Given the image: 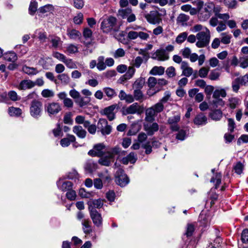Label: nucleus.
Here are the masks:
<instances>
[{
	"label": "nucleus",
	"instance_id": "nucleus-1",
	"mask_svg": "<svg viewBox=\"0 0 248 248\" xmlns=\"http://www.w3.org/2000/svg\"><path fill=\"white\" fill-rule=\"evenodd\" d=\"M101 29L105 33L117 32L119 31V27L117 25L116 18L109 16L103 19L101 24Z\"/></svg>",
	"mask_w": 248,
	"mask_h": 248
},
{
	"label": "nucleus",
	"instance_id": "nucleus-2",
	"mask_svg": "<svg viewBox=\"0 0 248 248\" xmlns=\"http://www.w3.org/2000/svg\"><path fill=\"white\" fill-rule=\"evenodd\" d=\"M197 41L196 46L198 48L206 47L209 46L210 41V31L206 27L196 34Z\"/></svg>",
	"mask_w": 248,
	"mask_h": 248
},
{
	"label": "nucleus",
	"instance_id": "nucleus-3",
	"mask_svg": "<svg viewBox=\"0 0 248 248\" xmlns=\"http://www.w3.org/2000/svg\"><path fill=\"white\" fill-rule=\"evenodd\" d=\"M42 111V103L38 100H33L31 102L30 107V113L31 116L35 119H38L41 116Z\"/></svg>",
	"mask_w": 248,
	"mask_h": 248
},
{
	"label": "nucleus",
	"instance_id": "nucleus-4",
	"mask_svg": "<svg viewBox=\"0 0 248 248\" xmlns=\"http://www.w3.org/2000/svg\"><path fill=\"white\" fill-rule=\"evenodd\" d=\"M0 97L1 102L9 105L11 104L10 101L16 102L21 99L20 96L14 91H10L8 93H3L0 95Z\"/></svg>",
	"mask_w": 248,
	"mask_h": 248
},
{
	"label": "nucleus",
	"instance_id": "nucleus-5",
	"mask_svg": "<svg viewBox=\"0 0 248 248\" xmlns=\"http://www.w3.org/2000/svg\"><path fill=\"white\" fill-rule=\"evenodd\" d=\"M115 181L117 185L121 187L125 186L129 182L127 176L121 168H118L115 173Z\"/></svg>",
	"mask_w": 248,
	"mask_h": 248
},
{
	"label": "nucleus",
	"instance_id": "nucleus-6",
	"mask_svg": "<svg viewBox=\"0 0 248 248\" xmlns=\"http://www.w3.org/2000/svg\"><path fill=\"white\" fill-rule=\"evenodd\" d=\"M118 15L123 19H126L128 22H132L136 20V17L134 14L132 13L131 8L119 9Z\"/></svg>",
	"mask_w": 248,
	"mask_h": 248
},
{
	"label": "nucleus",
	"instance_id": "nucleus-7",
	"mask_svg": "<svg viewBox=\"0 0 248 248\" xmlns=\"http://www.w3.org/2000/svg\"><path fill=\"white\" fill-rule=\"evenodd\" d=\"M46 111L50 117L57 115L62 109L61 105L56 102H52L46 105Z\"/></svg>",
	"mask_w": 248,
	"mask_h": 248
},
{
	"label": "nucleus",
	"instance_id": "nucleus-8",
	"mask_svg": "<svg viewBox=\"0 0 248 248\" xmlns=\"http://www.w3.org/2000/svg\"><path fill=\"white\" fill-rule=\"evenodd\" d=\"M57 186L59 190L65 192L71 190L73 184L71 182L66 180L65 178H61L57 182Z\"/></svg>",
	"mask_w": 248,
	"mask_h": 248
},
{
	"label": "nucleus",
	"instance_id": "nucleus-9",
	"mask_svg": "<svg viewBox=\"0 0 248 248\" xmlns=\"http://www.w3.org/2000/svg\"><path fill=\"white\" fill-rule=\"evenodd\" d=\"M143 112V108L140 106L137 103H134L124 110V114H141Z\"/></svg>",
	"mask_w": 248,
	"mask_h": 248
},
{
	"label": "nucleus",
	"instance_id": "nucleus-10",
	"mask_svg": "<svg viewBox=\"0 0 248 248\" xmlns=\"http://www.w3.org/2000/svg\"><path fill=\"white\" fill-rule=\"evenodd\" d=\"M145 17L148 22L153 24H158L161 21L159 13L156 10L150 11Z\"/></svg>",
	"mask_w": 248,
	"mask_h": 248
},
{
	"label": "nucleus",
	"instance_id": "nucleus-11",
	"mask_svg": "<svg viewBox=\"0 0 248 248\" xmlns=\"http://www.w3.org/2000/svg\"><path fill=\"white\" fill-rule=\"evenodd\" d=\"M90 212V217L94 225L97 227H102L103 224V218L101 214L97 210H91Z\"/></svg>",
	"mask_w": 248,
	"mask_h": 248
},
{
	"label": "nucleus",
	"instance_id": "nucleus-12",
	"mask_svg": "<svg viewBox=\"0 0 248 248\" xmlns=\"http://www.w3.org/2000/svg\"><path fill=\"white\" fill-rule=\"evenodd\" d=\"M105 145L103 143H98L95 145L93 148L88 152V155L92 156L101 157L104 155Z\"/></svg>",
	"mask_w": 248,
	"mask_h": 248
},
{
	"label": "nucleus",
	"instance_id": "nucleus-13",
	"mask_svg": "<svg viewBox=\"0 0 248 248\" xmlns=\"http://www.w3.org/2000/svg\"><path fill=\"white\" fill-rule=\"evenodd\" d=\"M81 224L82 225V230L83 232L86 234H90L92 239L95 240L96 238V235L95 233H92L93 230L91 225H90V222L89 218L87 219H83L81 221Z\"/></svg>",
	"mask_w": 248,
	"mask_h": 248
},
{
	"label": "nucleus",
	"instance_id": "nucleus-14",
	"mask_svg": "<svg viewBox=\"0 0 248 248\" xmlns=\"http://www.w3.org/2000/svg\"><path fill=\"white\" fill-rule=\"evenodd\" d=\"M152 58L159 61H165L169 59L168 52L164 49H158L152 54Z\"/></svg>",
	"mask_w": 248,
	"mask_h": 248
},
{
	"label": "nucleus",
	"instance_id": "nucleus-15",
	"mask_svg": "<svg viewBox=\"0 0 248 248\" xmlns=\"http://www.w3.org/2000/svg\"><path fill=\"white\" fill-rule=\"evenodd\" d=\"M98 127L100 129L103 135H108L111 131V126L108 124V122L105 119H100L98 122Z\"/></svg>",
	"mask_w": 248,
	"mask_h": 248
},
{
	"label": "nucleus",
	"instance_id": "nucleus-16",
	"mask_svg": "<svg viewBox=\"0 0 248 248\" xmlns=\"http://www.w3.org/2000/svg\"><path fill=\"white\" fill-rule=\"evenodd\" d=\"M180 120V115L178 114L169 118L168 124L170 125V128L172 131H177L179 129L178 123Z\"/></svg>",
	"mask_w": 248,
	"mask_h": 248
},
{
	"label": "nucleus",
	"instance_id": "nucleus-17",
	"mask_svg": "<svg viewBox=\"0 0 248 248\" xmlns=\"http://www.w3.org/2000/svg\"><path fill=\"white\" fill-rule=\"evenodd\" d=\"M117 107V105L113 104L103 109V113L106 115L109 121H112L115 117L114 110Z\"/></svg>",
	"mask_w": 248,
	"mask_h": 248
},
{
	"label": "nucleus",
	"instance_id": "nucleus-18",
	"mask_svg": "<svg viewBox=\"0 0 248 248\" xmlns=\"http://www.w3.org/2000/svg\"><path fill=\"white\" fill-rule=\"evenodd\" d=\"M144 129L149 136H152L155 132L158 130L159 126L156 123H154L152 124H144Z\"/></svg>",
	"mask_w": 248,
	"mask_h": 248
},
{
	"label": "nucleus",
	"instance_id": "nucleus-19",
	"mask_svg": "<svg viewBox=\"0 0 248 248\" xmlns=\"http://www.w3.org/2000/svg\"><path fill=\"white\" fill-rule=\"evenodd\" d=\"M89 210L91 211L93 210H96L97 208H100L103 205V202L102 200L99 199L97 200H93L88 202Z\"/></svg>",
	"mask_w": 248,
	"mask_h": 248
},
{
	"label": "nucleus",
	"instance_id": "nucleus-20",
	"mask_svg": "<svg viewBox=\"0 0 248 248\" xmlns=\"http://www.w3.org/2000/svg\"><path fill=\"white\" fill-rule=\"evenodd\" d=\"M181 69L182 70V75L190 77L193 73V69L188 66V63L183 61L181 63Z\"/></svg>",
	"mask_w": 248,
	"mask_h": 248
},
{
	"label": "nucleus",
	"instance_id": "nucleus-21",
	"mask_svg": "<svg viewBox=\"0 0 248 248\" xmlns=\"http://www.w3.org/2000/svg\"><path fill=\"white\" fill-rule=\"evenodd\" d=\"M125 151H122L121 148L118 146H115L109 149L106 153L109 158L113 159L116 155H120V154L124 153Z\"/></svg>",
	"mask_w": 248,
	"mask_h": 248
},
{
	"label": "nucleus",
	"instance_id": "nucleus-22",
	"mask_svg": "<svg viewBox=\"0 0 248 248\" xmlns=\"http://www.w3.org/2000/svg\"><path fill=\"white\" fill-rule=\"evenodd\" d=\"M190 61L192 62H195L198 60V63L199 65H202L204 62L205 56L204 54L200 55L199 56L195 53H191L189 57Z\"/></svg>",
	"mask_w": 248,
	"mask_h": 248
},
{
	"label": "nucleus",
	"instance_id": "nucleus-23",
	"mask_svg": "<svg viewBox=\"0 0 248 248\" xmlns=\"http://www.w3.org/2000/svg\"><path fill=\"white\" fill-rule=\"evenodd\" d=\"M241 100L237 97H230L228 99L227 106L232 109H234L240 105Z\"/></svg>",
	"mask_w": 248,
	"mask_h": 248
},
{
	"label": "nucleus",
	"instance_id": "nucleus-24",
	"mask_svg": "<svg viewBox=\"0 0 248 248\" xmlns=\"http://www.w3.org/2000/svg\"><path fill=\"white\" fill-rule=\"evenodd\" d=\"M35 86V83L30 79L23 80L21 81L19 85V89L25 90L33 88Z\"/></svg>",
	"mask_w": 248,
	"mask_h": 248
},
{
	"label": "nucleus",
	"instance_id": "nucleus-25",
	"mask_svg": "<svg viewBox=\"0 0 248 248\" xmlns=\"http://www.w3.org/2000/svg\"><path fill=\"white\" fill-rule=\"evenodd\" d=\"M207 122V118L203 113L197 115L194 120V123L198 125H205Z\"/></svg>",
	"mask_w": 248,
	"mask_h": 248
},
{
	"label": "nucleus",
	"instance_id": "nucleus-26",
	"mask_svg": "<svg viewBox=\"0 0 248 248\" xmlns=\"http://www.w3.org/2000/svg\"><path fill=\"white\" fill-rule=\"evenodd\" d=\"M199 220L201 226L206 227L210 224V218L209 216L201 213L199 217Z\"/></svg>",
	"mask_w": 248,
	"mask_h": 248
},
{
	"label": "nucleus",
	"instance_id": "nucleus-27",
	"mask_svg": "<svg viewBox=\"0 0 248 248\" xmlns=\"http://www.w3.org/2000/svg\"><path fill=\"white\" fill-rule=\"evenodd\" d=\"M67 34L71 39L74 40L79 39L81 36V33L75 29H68L67 30Z\"/></svg>",
	"mask_w": 248,
	"mask_h": 248
},
{
	"label": "nucleus",
	"instance_id": "nucleus-28",
	"mask_svg": "<svg viewBox=\"0 0 248 248\" xmlns=\"http://www.w3.org/2000/svg\"><path fill=\"white\" fill-rule=\"evenodd\" d=\"M75 137L73 135H68L67 137L62 139L60 141V144L63 147H68L71 142H75Z\"/></svg>",
	"mask_w": 248,
	"mask_h": 248
},
{
	"label": "nucleus",
	"instance_id": "nucleus-29",
	"mask_svg": "<svg viewBox=\"0 0 248 248\" xmlns=\"http://www.w3.org/2000/svg\"><path fill=\"white\" fill-rule=\"evenodd\" d=\"M73 132L81 139L84 138L87 133L86 131L80 125L74 126L73 128Z\"/></svg>",
	"mask_w": 248,
	"mask_h": 248
},
{
	"label": "nucleus",
	"instance_id": "nucleus-30",
	"mask_svg": "<svg viewBox=\"0 0 248 248\" xmlns=\"http://www.w3.org/2000/svg\"><path fill=\"white\" fill-rule=\"evenodd\" d=\"M157 113L152 108V107L147 108L145 112V120L147 122H152L154 120L155 116Z\"/></svg>",
	"mask_w": 248,
	"mask_h": 248
},
{
	"label": "nucleus",
	"instance_id": "nucleus-31",
	"mask_svg": "<svg viewBox=\"0 0 248 248\" xmlns=\"http://www.w3.org/2000/svg\"><path fill=\"white\" fill-rule=\"evenodd\" d=\"M84 169L87 172L92 173L97 169V164L92 160H89L85 163Z\"/></svg>",
	"mask_w": 248,
	"mask_h": 248
},
{
	"label": "nucleus",
	"instance_id": "nucleus-32",
	"mask_svg": "<svg viewBox=\"0 0 248 248\" xmlns=\"http://www.w3.org/2000/svg\"><path fill=\"white\" fill-rule=\"evenodd\" d=\"M8 113L11 117H18L21 115L22 111L19 108L10 107L8 109Z\"/></svg>",
	"mask_w": 248,
	"mask_h": 248
},
{
	"label": "nucleus",
	"instance_id": "nucleus-33",
	"mask_svg": "<svg viewBox=\"0 0 248 248\" xmlns=\"http://www.w3.org/2000/svg\"><path fill=\"white\" fill-rule=\"evenodd\" d=\"M54 11V7L51 4H46L40 7L37 11L39 15L42 14H47L49 13H52Z\"/></svg>",
	"mask_w": 248,
	"mask_h": 248
},
{
	"label": "nucleus",
	"instance_id": "nucleus-34",
	"mask_svg": "<svg viewBox=\"0 0 248 248\" xmlns=\"http://www.w3.org/2000/svg\"><path fill=\"white\" fill-rule=\"evenodd\" d=\"M135 69L133 66L129 67L126 71V73L121 78L123 81L128 80L132 78L135 73Z\"/></svg>",
	"mask_w": 248,
	"mask_h": 248
},
{
	"label": "nucleus",
	"instance_id": "nucleus-35",
	"mask_svg": "<svg viewBox=\"0 0 248 248\" xmlns=\"http://www.w3.org/2000/svg\"><path fill=\"white\" fill-rule=\"evenodd\" d=\"M103 91L105 95L108 97V100H110L117 95L115 90L110 87H105L103 89Z\"/></svg>",
	"mask_w": 248,
	"mask_h": 248
},
{
	"label": "nucleus",
	"instance_id": "nucleus-36",
	"mask_svg": "<svg viewBox=\"0 0 248 248\" xmlns=\"http://www.w3.org/2000/svg\"><path fill=\"white\" fill-rule=\"evenodd\" d=\"M210 117L214 121H219L222 117V112L220 109H215L209 113Z\"/></svg>",
	"mask_w": 248,
	"mask_h": 248
},
{
	"label": "nucleus",
	"instance_id": "nucleus-37",
	"mask_svg": "<svg viewBox=\"0 0 248 248\" xmlns=\"http://www.w3.org/2000/svg\"><path fill=\"white\" fill-rule=\"evenodd\" d=\"M164 72L165 68L164 67L155 66L152 68L150 72V74L152 75L161 76L164 74Z\"/></svg>",
	"mask_w": 248,
	"mask_h": 248
},
{
	"label": "nucleus",
	"instance_id": "nucleus-38",
	"mask_svg": "<svg viewBox=\"0 0 248 248\" xmlns=\"http://www.w3.org/2000/svg\"><path fill=\"white\" fill-rule=\"evenodd\" d=\"M22 70L24 73L29 75H35L39 73L36 68L26 65L23 66Z\"/></svg>",
	"mask_w": 248,
	"mask_h": 248
},
{
	"label": "nucleus",
	"instance_id": "nucleus-39",
	"mask_svg": "<svg viewBox=\"0 0 248 248\" xmlns=\"http://www.w3.org/2000/svg\"><path fill=\"white\" fill-rule=\"evenodd\" d=\"M222 175L221 173H216L214 176L211 178L210 182L215 183V188L217 189L219 185L221 184Z\"/></svg>",
	"mask_w": 248,
	"mask_h": 248
},
{
	"label": "nucleus",
	"instance_id": "nucleus-40",
	"mask_svg": "<svg viewBox=\"0 0 248 248\" xmlns=\"http://www.w3.org/2000/svg\"><path fill=\"white\" fill-rule=\"evenodd\" d=\"M66 178L68 179L74 180L76 183L79 181V174L76 170H72L66 175Z\"/></svg>",
	"mask_w": 248,
	"mask_h": 248
},
{
	"label": "nucleus",
	"instance_id": "nucleus-41",
	"mask_svg": "<svg viewBox=\"0 0 248 248\" xmlns=\"http://www.w3.org/2000/svg\"><path fill=\"white\" fill-rule=\"evenodd\" d=\"M97 68L99 71L104 70L106 68L105 63V57L103 56H99L97 59Z\"/></svg>",
	"mask_w": 248,
	"mask_h": 248
},
{
	"label": "nucleus",
	"instance_id": "nucleus-42",
	"mask_svg": "<svg viewBox=\"0 0 248 248\" xmlns=\"http://www.w3.org/2000/svg\"><path fill=\"white\" fill-rule=\"evenodd\" d=\"M3 58L5 60L14 62L17 60L16 54L14 52H7L3 55Z\"/></svg>",
	"mask_w": 248,
	"mask_h": 248
},
{
	"label": "nucleus",
	"instance_id": "nucleus-43",
	"mask_svg": "<svg viewBox=\"0 0 248 248\" xmlns=\"http://www.w3.org/2000/svg\"><path fill=\"white\" fill-rule=\"evenodd\" d=\"M78 51V48L77 46L71 44L67 45L66 47L65 52L69 55L75 54Z\"/></svg>",
	"mask_w": 248,
	"mask_h": 248
},
{
	"label": "nucleus",
	"instance_id": "nucleus-44",
	"mask_svg": "<svg viewBox=\"0 0 248 248\" xmlns=\"http://www.w3.org/2000/svg\"><path fill=\"white\" fill-rule=\"evenodd\" d=\"M90 101V99L88 97H79L75 100L76 103H77L80 107H82L87 105L89 102Z\"/></svg>",
	"mask_w": 248,
	"mask_h": 248
},
{
	"label": "nucleus",
	"instance_id": "nucleus-45",
	"mask_svg": "<svg viewBox=\"0 0 248 248\" xmlns=\"http://www.w3.org/2000/svg\"><path fill=\"white\" fill-rule=\"evenodd\" d=\"M221 36L220 40L221 43L223 44H229L231 42V39L232 38V35L227 32H223L221 33Z\"/></svg>",
	"mask_w": 248,
	"mask_h": 248
},
{
	"label": "nucleus",
	"instance_id": "nucleus-46",
	"mask_svg": "<svg viewBox=\"0 0 248 248\" xmlns=\"http://www.w3.org/2000/svg\"><path fill=\"white\" fill-rule=\"evenodd\" d=\"M226 95L225 89H221L216 90L213 93V96L214 98L218 99L220 97H225Z\"/></svg>",
	"mask_w": 248,
	"mask_h": 248
},
{
	"label": "nucleus",
	"instance_id": "nucleus-47",
	"mask_svg": "<svg viewBox=\"0 0 248 248\" xmlns=\"http://www.w3.org/2000/svg\"><path fill=\"white\" fill-rule=\"evenodd\" d=\"M239 63L240 67L243 69L248 67V55L240 57L239 60Z\"/></svg>",
	"mask_w": 248,
	"mask_h": 248
},
{
	"label": "nucleus",
	"instance_id": "nucleus-48",
	"mask_svg": "<svg viewBox=\"0 0 248 248\" xmlns=\"http://www.w3.org/2000/svg\"><path fill=\"white\" fill-rule=\"evenodd\" d=\"M58 78L61 80L62 83L67 85L70 82V78L69 76L65 73L60 74L58 76Z\"/></svg>",
	"mask_w": 248,
	"mask_h": 248
},
{
	"label": "nucleus",
	"instance_id": "nucleus-49",
	"mask_svg": "<svg viewBox=\"0 0 248 248\" xmlns=\"http://www.w3.org/2000/svg\"><path fill=\"white\" fill-rule=\"evenodd\" d=\"M145 83V79L143 78L137 79L133 85L134 89L141 90Z\"/></svg>",
	"mask_w": 248,
	"mask_h": 248
},
{
	"label": "nucleus",
	"instance_id": "nucleus-50",
	"mask_svg": "<svg viewBox=\"0 0 248 248\" xmlns=\"http://www.w3.org/2000/svg\"><path fill=\"white\" fill-rule=\"evenodd\" d=\"M112 159L109 158L107 154L106 156L102 157L98 160V163L101 165L109 166L112 162Z\"/></svg>",
	"mask_w": 248,
	"mask_h": 248
},
{
	"label": "nucleus",
	"instance_id": "nucleus-51",
	"mask_svg": "<svg viewBox=\"0 0 248 248\" xmlns=\"http://www.w3.org/2000/svg\"><path fill=\"white\" fill-rule=\"evenodd\" d=\"M188 33L186 32H183L180 33L176 38L175 42L178 44L183 43L187 37Z\"/></svg>",
	"mask_w": 248,
	"mask_h": 248
},
{
	"label": "nucleus",
	"instance_id": "nucleus-52",
	"mask_svg": "<svg viewBox=\"0 0 248 248\" xmlns=\"http://www.w3.org/2000/svg\"><path fill=\"white\" fill-rule=\"evenodd\" d=\"M211 14L202 9L199 14L198 16L200 20L204 21L207 20L211 16Z\"/></svg>",
	"mask_w": 248,
	"mask_h": 248
},
{
	"label": "nucleus",
	"instance_id": "nucleus-53",
	"mask_svg": "<svg viewBox=\"0 0 248 248\" xmlns=\"http://www.w3.org/2000/svg\"><path fill=\"white\" fill-rule=\"evenodd\" d=\"M98 176L99 177V179H101V180L104 182H108L111 180L110 176L107 170H105L103 172L99 173Z\"/></svg>",
	"mask_w": 248,
	"mask_h": 248
},
{
	"label": "nucleus",
	"instance_id": "nucleus-54",
	"mask_svg": "<svg viewBox=\"0 0 248 248\" xmlns=\"http://www.w3.org/2000/svg\"><path fill=\"white\" fill-rule=\"evenodd\" d=\"M50 42L52 44V46L55 48L58 47L62 44V41L60 37L55 36L51 38Z\"/></svg>",
	"mask_w": 248,
	"mask_h": 248
},
{
	"label": "nucleus",
	"instance_id": "nucleus-55",
	"mask_svg": "<svg viewBox=\"0 0 248 248\" xmlns=\"http://www.w3.org/2000/svg\"><path fill=\"white\" fill-rule=\"evenodd\" d=\"M37 35L38 36L39 40L41 41H45L46 38V34L45 32L42 31L40 30H36L34 34L32 35V37L35 38Z\"/></svg>",
	"mask_w": 248,
	"mask_h": 248
},
{
	"label": "nucleus",
	"instance_id": "nucleus-56",
	"mask_svg": "<svg viewBox=\"0 0 248 248\" xmlns=\"http://www.w3.org/2000/svg\"><path fill=\"white\" fill-rule=\"evenodd\" d=\"M189 17L188 16L184 14H181L177 17V22L178 23L184 25L185 23L189 20Z\"/></svg>",
	"mask_w": 248,
	"mask_h": 248
},
{
	"label": "nucleus",
	"instance_id": "nucleus-57",
	"mask_svg": "<svg viewBox=\"0 0 248 248\" xmlns=\"http://www.w3.org/2000/svg\"><path fill=\"white\" fill-rule=\"evenodd\" d=\"M165 72L168 78H172L176 75L175 69L172 66L168 67Z\"/></svg>",
	"mask_w": 248,
	"mask_h": 248
},
{
	"label": "nucleus",
	"instance_id": "nucleus-58",
	"mask_svg": "<svg viewBox=\"0 0 248 248\" xmlns=\"http://www.w3.org/2000/svg\"><path fill=\"white\" fill-rule=\"evenodd\" d=\"M63 63L66 66L70 69H76L77 68V65L76 63L71 59H67L65 60Z\"/></svg>",
	"mask_w": 248,
	"mask_h": 248
},
{
	"label": "nucleus",
	"instance_id": "nucleus-59",
	"mask_svg": "<svg viewBox=\"0 0 248 248\" xmlns=\"http://www.w3.org/2000/svg\"><path fill=\"white\" fill-rule=\"evenodd\" d=\"M125 54V51L121 48H119L116 50L113 53V56L115 59L123 57Z\"/></svg>",
	"mask_w": 248,
	"mask_h": 248
},
{
	"label": "nucleus",
	"instance_id": "nucleus-60",
	"mask_svg": "<svg viewBox=\"0 0 248 248\" xmlns=\"http://www.w3.org/2000/svg\"><path fill=\"white\" fill-rule=\"evenodd\" d=\"M240 85H241V82L238 78H236L232 82V88L233 92L237 93L239 88Z\"/></svg>",
	"mask_w": 248,
	"mask_h": 248
},
{
	"label": "nucleus",
	"instance_id": "nucleus-61",
	"mask_svg": "<svg viewBox=\"0 0 248 248\" xmlns=\"http://www.w3.org/2000/svg\"><path fill=\"white\" fill-rule=\"evenodd\" d=\"M215 8V4L213 2H207L206 3L204 6V8L202 9L205 11L208 12L210 14H212L213 10Z\"/></svg>",
	"mask_w": 248,
	"mask_h": 248
},
{
	"label": "nucleus",
	"instance_id": "nucleus-62",
	"mask_svg": "<svg viewBox=\"0 0 248 248\" xmlns=\"http://www.w3.org/2000/svg\"><path fill=\"white\" fill-rule=\"evenodd\" d=\"M134 99L137 101H140L143 100V94L140 90L134 89Z\"/></svg>",
	"mask_w": 248,
	"mask_h": 248
},
{
	"label": "nucleus",
	"instance_id": "nucleus-63",
	"mask_svg": "<svg viewBox=\"0 0 248 248\" xmlns=\"http://www.w3.org/2000/svg\"><path fill=\"white\" fill-rule=\"evenodd\" d=\"M220 73L217 69L212 70L209 75V78L212 80H217L219 79Z\"/></svg>",
	"mask_w": 248,
	"mask_h": 248
},
{
	"label": "nucleus",
	"instance_id": "nucleus-64",
	"mask_svg": "<svg viewBox=\"0 0 248 248\" xmlns=\"http://www.w3.org/2000/svg\"><path fill=\"white\" fill-rule=\"evenodd\" d=\"M37 8V2L35 0H32L31 2L29 11L31 15H33L36 12Z\"/></svg>",
	"mask_w": 248,
	"mask_h": 248
}]
</instances>
